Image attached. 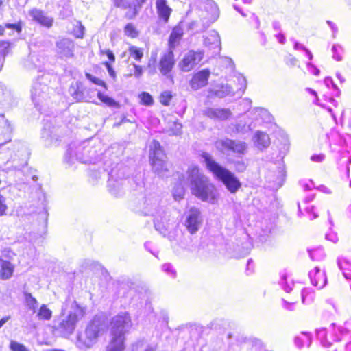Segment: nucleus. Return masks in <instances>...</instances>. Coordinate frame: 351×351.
<instances>
[{"instance_id": "f257e3e1", "label": "nucleus", "mask_w": 351, "mask_h": 351, "mask_svg": "<svg viewBox=\"0 0 351 351\" xmlns=\"http://www.w3.org/2000/svg\"><path fill=\"white\" fill-rule=\"evenodd\" d=\"M189 184L193 195L203 202L211 204H217L219 193L214 184L201 171L196 165L189 167L186 176L178 175V182L172 189L173 196L176 201L184 198L185 194L184 186Z\"/></svg>"}, {"instance_id": "f03ea898", "label": "nucleus", "mask_w": 351, "mask_h": 351, "mask_svg": "<svg viewBox=\"0 0 351 351\" xmlns=\"http://www.w3.org/2000/svg\"><path fill=\"white\" fill-rule=\"evenodd\" d=\"M133 323L127 312H121L114 316L110 323V341L106 351H123L125 335L132 329Z\"/></svg>"}, {"instance_id": "7ed1b4c3", "label": "nucleus", "mask_w": 351, "mask_h": 351, "mask_svg": "<svg viewBox=\"0 0 351 351\" xmlns=\"http://www.w3.org/2000/svg\"><path fill=\"white\" fill-rule=\"evenodd\" d=\"M202 158L207 169L212 173L213 176L221 182L228 191L231 193H235L241 186V183L235 175L217 162L208 153L204 152Z\"/></svg>"}, {"instance_id": "20e7f679", "label": "nucleus", "mask_w": 351, "mask_h": 351, "mask_svg": "<svg viewBox=\"0 0 351 351\" xmlns=\"http://www.w3.org/2000/svg\"><path fill=\"white\" fill-rule=\"evenodd\" d=\"M85 313V308L80 306L75 301L66 302L62 308V314L57 328L68 335L73 333L76 324Z\"/></svg>"}, {"instance_id": "39448f33", "label": "nucleus", "mask_w": 351, "mask_h": 351, "mask_svg": "<svg viewBox=\"0 0 351 351\" xmlns=\"http://www.w3.org/2000/svg\"><path fill=\"white\" fill-rule=\"evenodd\" d=\"M100 154L90 145V141L71 143L64 156L65 161L73 164L77 160L82 163H95Z\"/></svg>"}, {"instance_id": "423d86ee", "label": "nucleus", "mask_w": 351, "mask_h": 351, "mask_svg": "<svg viewBox=\"0 0 351 351\" xmlns=\"http://www.w3.org/2000/svg\"><path fill=\"white\" fill-rule=\"evenodd\" d=\"M105 321L101 316H95L88 324L83 335L78 337L77 345L80 348L92 347L97 341L98 337L104 332Z\"/></svg>"}, {"instance_id": "0eeeda50", "label": "nucleus", "mask_w": 351, "mask_h": 351, "mask_svg": "<svg viewBox=\"0 0 351 351\" xmlns=\"http://www.w3.org/2000/svg\"><path fill=\"white\" fill-rule=\"evenodd\" d=\"M154 223L156 230L164 237H167L170 241L176 240L175 221L165 210L154 216Z\"/></svg>"}, {"instance_id": "6e6552de", "label": "nucleus", "mask_w": 351, "mask_h": 351, "mask_svg": "<svg viewBox=\"0 0 351 351\" xmlns=\"http://www.w3.org/2000/svg\"><path fill=\"white\" fill-rule=\"evenodd\" d=\"M149 158L152 169L160 177H164L167 172L165 156L158 141H153L150 145Z\"/></svg>"}, {"instance_id": "1a4fd4ad", "label": "nucleus", "mask_w": 351, "mask_h": 351, "mask_svg": "<svg viewBox=\"0 0 351 351\" xmlns=\"http://www.w3.org/2000/svg\"><path fill=\"white\" fill-rule=\"evenodd\" d=\"M194 14L210 25L217 19L219 12L217 4L213 1L201 0L198 2L197 8L194 10Z\"/></svg>"}, {"instance_id": "9d476101", "label": "nucleus", "mask_w": 351, "mask_h": 351, "mask_svg": "<svg viewBox=\"0 0 351 351\" xmlns=\"http://www.w3.org/2000/svg\"><path fill=\"white\" fill-rule=\"evenodd\" d=\"M215 146L217 150L222 153L232 152L239 157L244 156L248 148L246 143L228 138L218 139L215 141Z\"/></svg>"}, {"instance_id": "9b49d317", "label": "nucleus", "mask_w": 351, "mask_h": 351, "mask_svg": "<svg viewBox=\"0 0 351 351\" xmlns=\"http://www.w3.org/2000/svg\"><path fill=\"white\" fill-rule=\"evenodd\" d=\"M203 217L199 208H191L184 214V226L191 234H195L201 228Z\"/></svg>"}, {"instance_id": "f8f14e48", "label": "nucleus", "mask_w": 351, "mask_h": 351, "mask_svg": "<svg viewBox=\"0 0 351 351\" xmlns=\"http://www.w3.org/2000/svg\"><path fill=\"white\" fill-rule=\"evenodd\" d=\"M160 197L155 193H149L143 197L142 212L145 215L155 216L165 210L160 206Z\"/></svg>"}, {"instance_id": "ddd939ff", "label": "nucleus", "mask_w": 351, "mask_h": 351, "mask_svg": "<svg viewBox=\"0 0 351 351\" xmlns=\"http://www.w3.org/2000/svg\"><path fill=\"white\" fill-rule=\"evenodd\" d=\"M204 58L202 51L191 50L184 54L178 64L180 69L184 72H189L197 65Z\"/></svg>"}, {"instance_id": "4468645a", "label": "nucleus", "mask_w": 351, "mask_h": 351, "mask_svg": "<svg viewBox=\"0 0 351 351\" xmlns=\"http://www.w3.org/2000/svg\"><path fill=\"white\" fill-rule=\"evenodd\" d=\"M45 80H47V77L44 75H43L41 78L39 77L33 83L31 90L32 99L37 107L47 97L48 87L47 84H45Z\"/></svg>"}, {"instance_id": "2eb2a0df", "label": "nucleus", "mask_w": 351, "mask_h": 351, "mask_svg": "<svg viewBox=\"0 0 351 351\" xmlns=\"http://www.w3.org/2000/svg\"><path fill=\"white\" fill-rule=\"evenodd\" d=\"M75 44L69 38H62L56 42V52L58 58L68 59L74 56Z\"/></svg>"}, {"instance_id": "dca6fc26", "label": "nucleus", "mask_w": 351, "mask_h": 351, "mask_svg": "<svg viewBox=\"0 0 351 351\" xmlns=\"http://www.w3.org/2000/svg\"><path fill=\"white\" fill-rule=\"evenodd\" d=\"M175 64L174 54L172 49L164 53L159 62V70L162 75L172 80L171 70Z\"/></svg>"}, {"instance_id": "f3484780", "label": "nucleus", "mask_w": 351, "mask_h": 351, "mask_svg": "<svg viewBox=\"0 0 351 351\" xmlns=\"http://www.w3.org/2000/svg\"><path fill=\"white\" fill-rule=\"evenodd\" d=\"M108 176V187L110 193L114 196L121 195L123 193L125 180L117 178V173L115 169H112Z\"/></svg>"}, {"instance_id": "a211bd4d", "label": "nucleus", "mask_w": 351, "mask_h": 351, "mask_svg": "<svg viewBox=\"0 0 351 351\" xmlns=\"http://www.w3.org/2000/svg\"><path fill=\"white\" fill-rule=\"evenodd\" d=\"M311 284L318 289L324 288L327 283V278L324 269L316 266L308 273Z\"/></svg>"}, {"instance_id": "6ab92c4d", "label": "nucleus", "mask_w": 351, "mask_h": 351, "mask_svg": "<svg viewBox=\"0 0 351 351\" xmlns=\"http://www.w3.org/2000/svg\"><path fill=\"white\" fill-rule=\"evenodd\" d=\"M210 74L208 69H204L195 73L189 82L191 88L197 90L205 86L208 84Z\"/></svg>"}, {"instance_id": "aec40b11", "label": "nucleus", "mask_w": 351, "mask_h": 351, "mask_svg": "<svg viewBox=\"0 0 351 351\" xmlns=\"http://www.w3.org/2000/svg\"><path fill=\"white\" fill-rule=\"evenodd\" d=\"M233 88L229 84H217L213 87L208 89V97L223 98L228 95H233Z\"/></svg>"}, {"instance_id": "412c9836", "label": "nucleus", "mask_w": 351, "mask_h": 351, "mask_svg": "<svg viewBox=\"0 0 351 351\" xmlns=\"http://www.w3.org/2000/svg\"><path fill=\"white\" fill-rule=\"evenodd\" d=\"M203 114L210 119L224 121L232 115V112L228 108H207L203 110Z\"/></svg>"}, {"instance_id": "4be33fe9", "label": "nucleus", "mask_w": 351, "mask_h": 351, "mask_svg": "<svg viewBox=\"0 0 351 351\" xmlns=\"http://www.w3.org/2000/svg\"><path fill=\"white\" fill-rule=\"evenodd\" d=\"M86 88L81 82L73 83L69 92L73 98L77 101H89V99L85 95Z\"/></svg>"}, {"instance_id": "5701e85b", "label": "nucleus", "mask_w": 351, "mask_h": 351, "mask_svg": "<svg viewBox=\"0 0 351 351\" xmlns=\"http://www.w3.org/2000/svg\"><path fill=\"white\" fill-rule=\"evenodd\" d=\"M114 4L117 8H121L124 10L129 9L125 14V18L128 19H134L138 14L140 9L137 8L136 5H134L133 3L128 0H114Z\"/></svg>"}, {"instance_id": "b1692460", "label": "nucleus", "mask_w": 351, "mask_h": 351, "mask_svg": "<svg viewBox=\"0 0 351 351\" xmlns=\"http://www.w3.org/2000/svg\"><path fill=\"white\" fill-rule=\"evenodd\" d=\"M156 9L159 19L165 23L169 21L172 9L168 5L167 0H156Z\"/></svg>"}, {"instance_id": "393cba45", "label": "nucleus", "mask_w": 351, "mask_h": 351, "mask_svg": "<svg viewBox=\"0 0 351 351\" xmlns=\"http://www.w3.org/2000/svg\"><path fill=\"white\" fill-rule=\"evenodd\" d=\"M29 15L34 21L39 24L50 27L53 24V19L47 16L44 12L38 9H32L29 11Z\"/></svg>"}, {"instance_id": "a878e982", "label": "nucleus", "mask_w": 351, "mask_h": 351, "mask_svg": "<svg viewBox=\"0 0 351 351\" xmlns=\"http://www.w3.org/2000/svg\"><path fill=\"white\" fill-rule=\"evenodd\" d=\"M253 141L255 146L260 150L267 148L270 145V138L267 134L257 131L254 135Z\"/></svg>"}, {"instance_id": "bb28decb", "label": "nucleus", "mask_w": 351, "mask_h": 351, "mask_svg": "<svg viewBox=\"0 0 351 351\" xmlns=\"http://www.w3.org/2000/svg\"><path fill=\"white\" fill-rule=\"evenodd\" d=\"M14 270V266L10 261L0 257V280H6L10 279Z\"/></svg>"}, {"instance_id": "cd10ccee", "label": "nucleus", "mask_w": 351, "mask_h": 351, "mask_svg": "<svg viewBox=\"0 0 351 351\" xmlns=\"http://www.w3.org/2000/svg\"><path fill=\"white\" fill-rule=\"evenodd\" d=\"M346 323L343 325H337L332 323L330 326V330L332 334L333 341H341V339L348 335L350 333V330L346 326Z\"/></svg>"}, {"instance_id": "c85d7f7f", "label": "nucleus", "mask_w": 351, "mask_h": 351, "mask_svg": "<svg viewBox=\"0 0 351 351\" xmlns=\"http://www.w3.org/2000/svg\"><path fill=\"white\" fill-rule=\"evenodd\" d=\"M204 44L211 48L219 47L221 42L218 32L215 30L210 31L204 37Z\"/></svg>"}, {"instance_id": "c756f323", "label": "nucleus", "mask_w": 351, "mask_h": 351, "mask_svg": "<svg viewBox=\"0 0 351 351\" xmlns=\"http://www.w3.org/2000/svg\"><path fill=\"white\" fill-rule=\"evenodd\" d=\"M209 25L201 21L200 18L193 19L186 23L187 31H191L193 33H199L204 31Z\"/></svg>"}, {"instance_id": "7c9ffc66", "label": "nucleus", "mask_w": 351, "mask_h": 351, "mask_svg": "<svg viewBox=\"0 0 351 351\" xmlns=\"http://www.w3.org/2000/svg\"><path fill=\"white\" fill-rule=\"evenodd\" d=\"M183 35V29L180 26L174 27L170 34L169 45L170 49L175 48L178 41L181 39Z\"/></svg>"}, {"instance_id": "2f4dec72", "label": "nucleus", "mask_w": 351, "mask_h": 351, "mask_svg": "<svg viewBox=\"0 0 351 351\" xmlns=\"http://www.w3.org/2000/svg\"><path fill=\"white\" fill-rule=\"evenodd\" d=\"M311 342V336L308 332H301L300 335L295 338V343L298 348H302L305 346H309Z\"/></svg>"}, {"instance_id": "473e14b6", "label": "nucleus", "mask_w": 351, "mask_h": 351, "mask_svg": "<svg viewBox=\"0 0 351 351\" xmlns=\"http://www.w3.org/2000/svg\"><path fill=\"white\" fill-rule=\"evenodd\" d=\"M337 264L339 269L342 271V274L345 278L351 280V273L349 270L350 263L346 259L340 258L337 261Z\"/></svg>"}, {"instance_id": "72a5a7b5", "label": "nucleus", "mask_w": 351, "mask_h": 351, "mask_svg": "<svg viewBox=\"0 0 351 351\" xmlns=\"http://www.w3.org/2000/svg\"><path fill=\"white\" fill-rule=\"evenodd\" d=\"M302 302L310 304L314 301L315 292L311 288H304L301 291Z\"/></svg>"}, {"instance_id": "f704fd0d", "label": "nucleus", "mask_w": 351, "mask_h": 351, "mask_svg": "<svg viewBox=\"0 0 351 351\" xmlns=\"http://www.w3.org/2000/svg\"><path fill=\"white\" fill-rule=\"evenodd\" d=\"M279 284L282 287V289L287 293H289L293 289V287L295 286V284L293 282V280L285 274L282 276Z\"/></svg>"}, {"instance_id": "c9c22d12", "label": "nucleus", "mask_w": 351, "mask_h": 351, "mask_svg": "<svg viewBox=\"0 0 351 351\" xmlns=\"http://www.w3.org/2000/svg\"><path fill=\"white\" fill-rule=\"evenodd\" d=\"M308 254L313 261H319L324 258L325 254L322 247H318L313 250H309Z\"/></svg>"}, {"instance_id": "e433bc0d", "label": "nucleus", "mask_w": 351, "mask_h": 351, "mask_svg": "<svg viewBox=\"0 0 351 351\" xmlns=\"http://www.w3.org/2000/svg\"><path fill=\"white\" fill-rule=\"evenodd\" d=\"M52 312L49 310L46 305L43 304L38 313L37 317L39 319L49 320L51 317Z\"/></svg>"}, {"instance_id": "4c0bfd02", "label": "nucleus", "mask_w": 351, "mask_h": 351, "mask_svg": "<svg viewBox=\"0 0 351 351\" xmlns=\"http://www.w3.org/2000/svg\"><path fill=\"white\" fill-rule=\"evenodd\" d=\"M129 55L137 61H141L143 56V51L136 46H130L128 49Z\"/></svg>"}, {"instance_id": "58836bf2", "label": "nucleus", "mask_w": 351, "mask_h": 351, "mask_svg": "<svg viewBox=\"0 0 351 351\" xmlns=\"http://www.w3.org/2000/svg\"><path fill=\"white\" fill-rule=\"evenodd\" d=\"M182 125L177 121H174L169 125L168 134L170 136H178L182 133Z\"/></svg>"}, {"instance_id": "ea45409f", "label": "nucleus", "mask_w": 351, "mask_h": 351, "mask_svg": "<svg viewBox=\"0 0 351 351\" xmlns=\"http://www.w3.org/2000/svg\"><path fill=\"white\" fill-rule=\"evenodd\" d=\"M124 34L128 37L136 38L138 36V31L133 23H129L124 27Z\"/></svg>"}, {"instance_id": "a19ab883", "label": "nucleus", "mask_w": 351, "mask_h": 351, "mask_svg": "<svg viewBox=\"0 0 351 351\" xmlns=\"http://www.w3.org/2000/svg\"><path fill=\"white\" fill-rule=\"evenodd\" d=\"M332 51L333 59H335L337 61L342 60L343 49L341 45H339L338 44L334 45L332 47Z\"/></svg>"}, {"instance_id": "79ce46f5", "label": "nucleus", "mask_w": 351, "mask_h": 351, "mask_svg": "<svg viewBox=\"0 0 351 351\" xmlns=\"http://www.w3.org/2000/svg\"><path fill=\"white\" fill-rule=\"evenodd\" d=\"M317 336L321 343L324 346H328L330 344L326 337V330L324 328H322L317 330Z\"/></svg>"}, {"instance_id": "37998d69", "label": "nucleus", "mask_w": 351, "mask_h": 351, "mask_svg": "<svg viewBox=\"0 0 351 351\" xmlns=\"http://www.w3.org/2000/svg\"><path fill=\"white\" fill-rule=\"evenodd\" d=\"M85 27L80 22H77L73 29V34L76 38H82L84 35Z\"/></svg>"}, {"instance_id": "c03bdc74", "label": "nucleus", "mask_w": 351, "mask_h": 351, "mask_svg": "<svg viewBox=\"0 0 351 351\" xmlns=\"http://www.w3.org/2000/svg\"><path fill=\"white\" fill-rule=\"evenodd\" d=\"M236 78H237L238 84L239 86L237 88V90H238V91H240L241 95H242V94H243V93L247 87V80H246L245 77L241 74H238L236 76Z\"/></svg>"}, {"instance_id": "a18cd8bd", "label": "nucleus", "mask_w": 351, "mask_h": 351, "mask_svg": "<svg viewBox=\"0 0 351 351\" xmlns=\"http://www.w3.org/2000/svg\"><path fill=\"white\" fill-rule=\"evenodd\" d=\"M97 97L101 101H102L108 106H114L116 104V102L114 99H112L108 95L102 94L101 92L97 93Z\"/></svg>"}, {"instance_id": "49530a36", "label": "nucleus", "mask_w": 351, "mask_h": 351, "mask_svg": "<svg viewBox=\"0 0 351 351\" xmlns=\"http://www.w3.org/2000/svg\"><path fill=\"white\" fill-rule=\"evenodd\" d=\"M162 270L171 278L176 276V271L170 263H165L162 265Z\"/></svg>"}, {"instance_id": "de8ad7c7", "label": "nucleus", "mask_w": 351, "mask_h": 351, "mask_svg": "<svg viewBox=\"0 0 351 351\" xmlns=\"http://www.w3.org/2000/svg\"><path fill=\"white\" fill-rule=\"evenodd\" d=\"M328 136L330 142L336 145L341 144V138L340 137L339 134L337 132L331 131Z\"/></svg>"}, {"instance_id": "09e8293b", "label": "nucleus", "mask_w": 351, "mask_h": 351, "mask_svg": "<svg viewBox=\"0 0 351 351\" xmlns=\"http://www.w3.org/2000/svg\"><path fill=\"white\" fill-rule=\"evenodd\" d=\"M172 95L169 91H165L161 93L160 96V101L164 106H169L171 99Z\"/></svg>"}, {"instance_id": "8fccbe9b", "label": "nucleus", "mask_w": 351, "mask_h": 351, "mask_svg": "<svg viewBox=\"0 0 351 351\" xmlns=\"http://www.w3.org/2000/svg\"><path fill=\"white\" fill-rule=\"evenodd\" d=\"M142 104L146 106H151L153 104L152 97L147 93L143 92L140 95Z\"/></svg>"}, {"instance_id": "3c124183", "label": "nucleus", "mask_w": 351, "mask_h": 351, "mask_svg": "<svg viewBox=\"0 0 351 351\" xmlns=\"http://www.w3.org/2000/svg\"><path fill=\"white\" fill-rule=\"evenodd\" d=\"M10 348L12 351H29L24 345L15 341H11Z\"/></svg>"}, {"instance_id": "603ef678", "label": "nucleus", "mask_w": 351, "mask_h": 351, "mask_svg": "<svg viewBox=\"0 0 351 351\" xmlns=\"http://www.w3.org/2000/svg\"><path fill=\"white\" fill-rule=\"evenodd\" d=\"M7 210L6 198L0 193V217L5 215Z\"/></svg>"}, {"instance_id": "864d4df0", "label": "nucleus", "mask_w": 351, "mask_h": 351, "mask_svg": "<svg viewBox=\"0 0 351 351\" xmlns=\"http://www.w3.org/2000/svg\"><path fill=\"white\" fill-rule=\"evenodd\" d=\"M86 77L88 80H89L93 84L99 85V86H102L105 88H106L105 82L104 81H102L101 80H100L95 76H93L92 75H90V73H86Z\"/></svg>"}, {"instance_id": "5fc2aeb1", "label": "nucleus", "mask_w": 351, "mask_h": 351, "mask_svg": "<svg viewBox=\"0 0 351 351\" xmlns=\"http://www.w3.org/2000/svg\"><path fill=\"white\" fill-rule=\"evenodd\" d=\"M10 43L6 41H0V54L5 56L10 50Z\"/></svg>"}, {"instance_id": "6e6d98bb", "label": "nucleus", "mask_w": 351, "mask_h": 351, "mask_svg": "<svg viewBox=\"0 0 351 351\" xmlns=\"http://www.w3.org/2000/svg\"><path fill=\"white\" fill-rule=\"evenodd\" d=\"M26 302L30 308L35 309L37 301L31 294L26 295Z\"/></svg>"}, {"instance_id": "4d7b16f0", "label": "nucleus", "mask_w": 351, "mask_h": 351, "mask_svg": "<svg viewBox=\"0 0 351 351\" xmlns=\"http://www.w3.org/2000/svg\"><path fill=\"white\" fill-rule=\"evenodd\" d=\"M307 69L309 72L312 73L315 75H319L320 71L318 68H317L314 64L311 62H308L306 64Z\"/></svg>"}, {"instance_id": "13d9d810", "label": "nucleus", "mask_w": 351, "mask_h": 351, "mask_svg": "<svg viewBox=\"0 0 351 351\" xmlns=\"http://www.w3.org/2000/svg\"><path fill=\"white\" fill-rule=\"evenodd\" d=\"M324 159L325 155L323 154H314L311 157V160L315 162H322Z\"/></svg>"}, {"instance_id": "bf43d9fd", "label": "nucleus", "mask_w": 351, "mask_h": 351, "mask_svg": "<svg viewBox=\"0 0 351 351\" xmlns=\"http://www.w3.org/2000/svg\"><path fill=\"white\" fill-rule=\"evenodd\" d=\"M251 104L252 101L250 99L245 98L242 99L240 105L243 106L244 110H248L251 108Z\"/></svg>"}, {"instance_id": "052dcab7", "label": "nucleus", "mask_w": 351, "mask_h": 351, "mask_svg": "<svg viewBox=\"0 0 351 351\" xmlns=\"http://www.w3.org/2000/svg\"><path fill=\"white\" fill-rule=\"evenodd\" d=\"M101 53L103 54H106L110 61L114 62L115 57L112 51H110L109 49H101Z\"/></svg>"}, {"instance_id": "680f3d73", "label": "nucleus", "mask_w": 351, "mask_h": 351, "mask_svg": "<svg viewBox=\"0 0 351 351\" xmlns=\"http://www.w3.org/2000/svg\"><path fill=\"white\" fill-rule=\"evenodd\" d=\"M5 27L16 30L18 33L21 32V27L19 24L5 23Z\"/></svg>"}, {"instance_id": "e2e57ef3", "label": "nucleus", "mask_w": 351, "mask_h": 351, "mask_svg": "<svg viewBox=\"0 0 351 351\" xmlns=\"http://www.w3.org/2000/svg\"><path fill=\"white\" fill-rule=\"evenodd\" d=\"M134 66V75L135 77H139L142 75L143 74V69H142V67L141 66H138L136 64H133Z\"/></svg>"}, {"instance_id": "0e129e2a", "label": "nucleus", "mask_w": 351, "mask_h": 351, "mask_svg": "<svg viewBox=\"0 0 351 351\" xmlns=\"http://www.w3.org/2000/svg\"><path fill=\"white\" fill-rule=\"evenodd\" d=\"M324 84L326 86L330 87V86H332V87L335 89L338 90L337 85L334 83L332 78L328 77H326L324 80Z\"/></svg>"}, {"instance_id": "69168bd1", "label": "nucleus", "mask_w": 351, "mask_h": 351, "mask_svg": "<svg viewBox=\"0 0 351 351\" xmlns=\"http://www.w3.org/2000/svg\"><path fill=\"white\" fill-rule=\"evenodd\" d=\"M287 64L291 66H295L298 63V60L292 56H289L286 62Z\"/></svg>"}, {"instance_id": "338daca9", "label": "nucleus", "mask_w": 351, "mask_h": 351, "mask_svg": "<svg viewBox=\"0 0 351 351\" xmlns=\"http://www.w3.org/2000/svg\"><path fill=\"white\" fill-rule=\"evenodd\" d=\"M295 303H289L285 300H282V306L284 308L288 311H293L294 310Z\"/></svg>"}, {"instance_id": "774afa93", "label": "nucleus", "mask_w": 351, "mask_h": 351, "mask_svg": "<svg viewBox=\"0 0 351 351\" xmlns=\"http://www.w3.org/2000/svg\"><path fill=\"white\" fill-rule=\"evenodd\" d=\"M326 239L327 240L331 241L333 243H337L338 241V237L336 234L334 233H328L326 234Z\"/></svg>"}]
</instances>
